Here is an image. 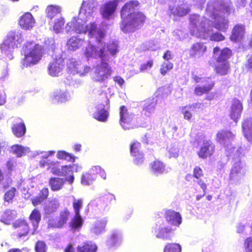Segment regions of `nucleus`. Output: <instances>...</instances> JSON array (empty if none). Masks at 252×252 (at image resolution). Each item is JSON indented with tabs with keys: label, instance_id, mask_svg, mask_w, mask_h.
Listing matches in <instances>:
<instances>
[{
	"label": "nucleus",
	"instance_id": "412c9836",
	"mask_svg": "<svg viewBox=\"0 0 252 252\" xmlns=\"http://www.w3.org/2000/svg\"><path fill=\"white\" fill-rule=\"evenodd\" d=\"M13 226L17 228V236L20 239H22L27 236L29 232V226L27 222L24 220H18L13 223Z\"/></svg>",
	"mask_w": 252,
	"mask_h": 252
},
{
	"label": "nucleus",
	"instance_id": "6e6552de",
	"mask_svg": "<svg viewBox=\"0 0 252 252\" xmlns=\"http://www.w3.org/2000/svg\"><path fill=\"white\" fill-rule=\"evenodd\" d=\"M107 61H101L92 69V79L95 82L102 83L107 80L112 73V69L106 63Z\"/></svg>",
	"mask_w": 252,
	"mask_h": 252
},
{
	"label": "nucleus",
	"instance_id": "72a5a7b5",
	"mask_svg": "<svg viewBox=\"0 0 252 252\" xmlns=\"http://www.w3.org/2000/svg\"><path fill=\"white\" fill-rule=\"evenodd\" d=\"M17 214L16 211L6 210L3 212L1 216L0 223L3 222L6 224H10L17 217Z\"/></svg>",
	"mask_w": 252,
	"mask_h": 252
},
{
	"label": "nucleus",
	"instance_id": "a211bd4d",
	"mask_svg": "<svg viewBox=\"0 0 252 252\" xmlns=\"http://www.w3.org/2000/svg\"><path fill=\"white\" fill-rule=\"evenodd\" d=\"M242 110L243 105L241 101L237 99H233L230 107V118L237 122L241 116Z\"/></svg>",
	"mask_w": 252,
	"mask_h": 252
},
{
	"label": "nucleus",
	"instance_id": "79ce46f5",
	"mask_svg": "<svg viewBox=\"0 0 252 252\" xmlns=\"http://www.w3.org/2000/svg\"><path fill=\"white\" fill-rule=\"evenodd\" d=\"M49 183L51 189L54 191H57L62 188L64 181L63 179L60 178H52L50 180Z\"/></svg>",
	"mask_w": 252,
	"mask_h": 252
},
{
	"label": "nucleus",
	"instance_id": "f03ea898",
	"mask_svg": "<svg viewBox=\"0 0 252 252\" xmlns=\"http://www.w3.org/2000/svg\"><path fill=\"white\" fill-rule=\"evenodd\" d=\"M232 3L227 0L221 1L219 0H212L208 2L206 14L214 20V27L219 31L225 32L228 28L227 19L222 15L225 11L228 13L231 9Z\"/></svg>",
	"mask_w": 252,
	"mask_h": 252
},
{
	"label": "nucleus",
	"instance_id": "6ab92c4d",
	"mask_svg": "<svg viewBox=\"0 0 252 252\" xmlns=\"http://www.w3.org/2000/svg\"><path fill=\"white\" fill-rule=\"evenodd\" d=\"M215 146L210 140H204L198 154L199 157L205 158L211 156L214 152Z\"/></svg>",
	"mask_w": 252,
	"mask_h": 252
},
{
	"label": "nucleus",
	"instance_id": "4c0bfd02",
	"mask_svg": "<svg viewBox=\"0 0 252 252\" xmlns=\"http://www.w3.org/2000/svg\"><path fill=\"white\" fill-rule=\"evenodd\" d=\"M30 149L28 147H24L21 145H14L11 147V152L18 157H21L29 153Z\"/></svg>",
	"mask_w": 252,
	"mask_h": 252
},
{
	"label": "nucleus",
	"instance_id": "3c124183",
	"mask_svg": "<svg viewBox=\"0 0 252 252\" xmlns=\"http://www.w3.org/2000/svg\"><path fill=\"white\" fill-rule=\"evenodd\" d=\"M91 70V67L87 65H83L81 63L78 67L76 74L80 76H84L87 75Z\"/></svg>",
	"mask_w": 252,
	"mask_h": 252
},
{
	"label": "nucleus",
	"instance_id": "c9c22d12",
	"mask_svg": "<svg viewBox=\"0 0 252 252\" xmlns=\"http://www.w3.org/2000/svg\"><path fill=\"white\" fill-rule=\"evenodd\" d=\"M106 223L105 220H97L91 228V232L96 235L101 234L104 231Z\"/></svg>",
	"mask_w": 252,
	"mask_h": 252
},
{
	"label": "nucleus",
	"instance_id": "9b49d317",
	"mask_svg": "<svg viewBox=\"0 0 252 252\" xmlns=\"http://www.w3.org/2000/svg\"><path fill=\"white\" fill-rule=\"evenodd\" d=\"M247 170V165L244 161L239 160L235 161L231 170L229 177L230 180L238 181L246 174Z\"/></svg>",
	"mask_w": 252,
	"mask_h": 252
},
{
	"label": "nucleus",
	"instance_id": "f257e3e1",
	"mask_svg": "<svg viewBox=\"0 0 252 252\" xmlns=\"http://www.w3.org/2000/svg\"><path fill=\"white\" fill-rule=\"evenodd\" d=\"M98 2L96 0H83L80 7L78 17H73L65 27L67 33L73 31L78 33L88 32L90 34L98 37L103 36V30L98 29L94 23L86 25V22L93 16L97 9Z\"/></svg>",
	"mask_w": 252,
	"mask_h": 252
},
{
	"label": "nucleus",
	"instance_id": "e433bc0d",
	"mask_svg": "<svg viewBox=\"0 0 252 252\" xmlns=\"http://www.w3.org/2000/svg\"><path fill=\"white\" fill-rule=\"evenodd\" d=\"M40 165L41 167L48 166V169L50 168L53 174L61 176V168L53 161L48 162L45 160H41L40 161Z\"/></svg>",
	"mask_w": 252,
	"mask_h": 252
},
{
	"label": "nucleus",
	"instance_id": "e2e57ef3",
	"mask_svg": "<svg viewBox=\"0 0 252 252\" xmlns=\"http://www.w3.org/2000/svg\"><path fill=\"white\" fill-rule=\"evenodd\" d=\"M245 245L246 252H252V237L246 239Z\"/></svg>",
	"mask_w": 252,
	"mask_h": 252
},
{
	"label": "nucleus",
	"instance_id": "0eeeda50",
	"mask_svg": "<svg viewBox=\"0 0 252 252\" xmlns=\"http://www.w3.org/2000/svg\"><path fill=\"white\" fill-rule=\"evenodd\" d=\"M42 47L39 44L30 43L26 47L25 51V58L22 61V64L26 67L36 64L41 59Z\"/></svg>",
	"mask_w": 252,
	"mask_h": 252
},
{
	"label": "nucleus",
	"instance_id": "cd10ccee",
	"mask_svg": "<svg viewBox=\"0 0 252 252\" xmlns=\"http://www.w3.org/2000/svg\"><path fill=\"white\" fill-rule=\"evenodd\" d=\"M242 127L245 137L252 142V118H247L242 122Z\"/></svg>",
	"mask_w": 252,
	"mask_h": 252
},
{
	"label": "nucleus",
	"instance_id": "c85d7f7f",
	"mask_svg": "<svg viewBox=\"0 0 252 252\" xmlns=\"http://www.w3.org/2000/svg\"><path fill=\"white\" fill-rule=\"evenodd\" d=\"M206 47L203 43L197 42L193 44L189 50V55L191 57L199 58L206 51Z\"/></svg>",
	"mask_w": 252,
	"mask_h": 252
},
{
	"label": "nucleus",
	"instance_id": "c756f323",
	"mask_svg": "<svg viewBox=\"0 0 252 252\" xmlns=\"http://www.w3.org/2000/svg\"><path fill=\"white\" fill-rule=\"evenodd\" d=\"M157 102L153 98L147 99L143 106L142 113L147 117H149L154 113L156 109Z\"/></svg>",
	"mask_w": 252,
	"mask_h": 252
},
{
	"label": "nucleus",
	"instance_id": "052dcab7",
	"mask_svg": "<svg viewBox=\"0 0 252 252\" xmlns=\"http://www.w3.org/2000/svg\"><path fill=\"white\" fill-rule=\"evenodd\" d=\"M59 221L58 219H51L48 221V225L49 227H56L60 228L61 223L59 222Z\"/></svg>",
	"mask_w": 252,
	"mask_h": 252
},
{
	"label": "nucleus",
	"instance_id": "49530a36",
	"mask_svg": "<svg viewBox=\"0 0 252 252\" xmlns=\"http://www.w3.org/2000/svg\"><path fill=\"white\" fill-rule=\"evenodd\" d=\"M64 24V19L62 17H59L55 22L53 26V30L57 33L61 32L63 31V27Z\"/></svg>",
	"mask_w": 252,
	"mask_h": 252
},
{
	"label": "nucleus",
	"instance_id": "13d9d810",
	"mask_svg": "<svg viewBox=\"0 0 252 252\" xmlns=\"http://www.w3.org/2000/svg\"><path fill=\"white\" fill-rule=\"evenodd\" d=\"M46 245L43 241H38L35 247V250L36 252H46Z\"/></svg>",
	"mask_w": 252,
	"mask_h": 252
},
{
	"label": "nucleus",
	"instance_id": "8fccbe9b",
	"mask_svg": "<svg viewBox=\"0 0 252 252\" xmlns=\"http://www.w3.org/2000/svg\"><path fill=\"white\" fill-rule=\"evenodd\" d=\"M181 247L177 244H169L167 245L164 250V252H181Z\"/></svg>",
	"mask_w": 252,
	"mask_h": 252
},
{
	"label": "nucleus",
	"instance_id": "37998d69",
	"mask_svg": "<svg viewBox=\"0 0 252 252\" xmlns=\"http://www.w3.org/2000/svg\"><path fill=\"white\" fill-rule=\"evenodd\" d=\"M229 68L228 62H217L216 70L218 73L220 75H225L227 73Z\"/></svg>",
	"mask_w": 252,
	"mask_h": 252
},
{
	"label": "nucleus",
	"instance_id": "ddd939ff",
	"mask_svg": "<svg viewBox=\"0 0 252 252\" xmlns=\"http://www.w3.org/2000/svg\"><path fill=\"white\" fill-rule=\"evenodd\" d=\"M64 66V59L62 56L59 55L54 58L53 60L49 64L48 73L52 76H59L62 72Z\"/></svg>",
	"mask_w": 252,
	"mask_h": 252
},
{
	"label": "nucleus",
	"instance_id": "0e129e2a",
	"mask_svg": "<svg viewBox=\"0 0 252 252\" xmlns=\"http://www.w3.org/2000/svg\"><path fill=\"white\" fill-rule=\"evenodd\" d=\"M71 169L69 165H65L61 167V176H67L71 174Z\"/></svg>",
	"mask_w": 252,
	"mask_h": 252
},
{
	"label": "nucleus",
	"instance_id": "69168bd1",
	"mask_svg": "<svg viewBox=\"0 0 252 252\" xmlns=\"http://www.w3.org/2000/svg\"><path fill=\"white\" fill-rule=\"evenodd\" d=\"M134 157V162L136 164H140L144 160V158L142 153H137V155L133 156Z\"/></svg>",
	"mask_w": 252,
	"mask_h": 252
},
{
	"label": "nucleus",
	"instance_id": "f704fd0d",
	"mask_svg": "<svg viewBox=\"0 0 252 252\" xmlns=\"http://www.w3.org/2000/svg\"><path fill=\"white\" fill-rule=\"evenodd\" d=\"M83 42V39L77 36H72L68 40L67 46L68 49L74 51L79 48Z\"/></svg>",
	"mask_w": 252,
	"mask_h": 252
},
{
	"label": "nucleus",
	"instance_id": "1a4fd4ad",
	"mask_svg": "<svg viewBox=\"0 0 252 252\" xmlns=\"http://www.w3.org/2000/svg\"><path fill=\"white\" fill-rule=\"evenodd\" d=\"M235 134L230 130H220L217 134V141L223 145L226 150L233 152L234 147L231 146L232 142L235 138Z\"/></svg>",
	"mask_w": 252,
	"mask_h": 252
},
{
	"label": "nucleus",
	"instance_id": "603ef678",
	"mask_svg": "<svg viewBox=\"0 0 252 252\" xmlns=\"http://www.w3.org/2000/svg\"><path fill=\"white\" fill-rule=\"evenodd\" d=\"M173 63L170 62H165L161 65L160 72L163 75H164L166 72L172 69Z\"/></svg>",
	"mask_w": 252,
	"mask_h": 252
},
{
	"label": "nucleus",
	"instance_id": "2eb2a0df",
	"mask_svg": "<svg viewBox=\"0 0 252 252\" xmlns=\"http://www.w3.org/2000/svg\"><path fill=\"white\" fill-rule=\"evenodd\" d=\"M153 232L158 238L167 240L170 239L171 228L166 226L164 223L157 224Z\"/></svg>",
	"mask_w": 252,
	"mask_h": 252
},
{
	"label": "nucleus",
	"instance_id": "2f4dec72",
	"mask_svg": "<svg viewBox=\"0 0 252 252\" xmlns=\"http://www.w3.org/2000/svg\"><path fill=\"white\" fill-rule=\"evenodd\" d=\"M49 190L47 188H43L40 190L38 194L32 198L31 200L33 206H35L41 204L48 197Z\"/></svg>",
	"mask_w": 252,
	"mask_h": 252
},
{
	"label": "nucleus",
	"instance_id": "b1692460",
	"mask_svg": "<svg viewBox=\"0 0 252 252\" xmlns=\"http://www.w3.org/2000/svg\"><path fill=\"white\" fill-rule=\"evenodd\" d=\"M13 134L18 137L23 136L26 132V127L22 120L19 118L14 120L12 126Z\"/></svg>",
	"mask_w": 252,
	"mask_h": 252
},
{
	"label": "nucleus",
	"instance_id": "bf43d9fd",
	"mask_svg": "<svg viewBox=\"0 0 252 252\" xmlns=\"http://www.w3.org/2000/svg\"><path fill=\"white\" fill-rule=\"evenodd\" d=\"M140 146V144L139 142H134L131 145L130 152L133 156L137 155V153H141L139 149Z\"/></svg>",
	"mask_w": 252,
	"mask_h": 252
},
{
	"label": "nucleus",
	"instance_id": "a878e982",
	"mask_svg": "<svg viewBox=\"0 0 252 252\" xmlns=\"http://www.w3.org/2000/svg\"><path fill=\"white\" fill-rule=\"evenodd\" d=\"M165 218L169 223L179 225L182 222V218L180 214L173 210H168L165 213Z\"/></svg>",
	"mask_w": 252,
	"mask_h": 252
},
{
	"label": "nucleus",
	"instance_id": "aec40b11",
	"mask_svg": "<svg viewBox=\"0 0 252 252\" xmlns=\"http://www.w3.org/2000/svg\"><path fill=\"white\" fill-rule=\"evenodd\" d=\"M245 33V26L243 25H237L232 31L230 39L235 42H241L244 37Z\"/></svg>",
	"mask_w": 252,
	"mask_h": 252
},
{
	"label": "nucleus",
	"instance_id": "c03bdc74",
	"mask_svg": "<svg viewBox=\"0 0 252 252\" xmlns=\"http://www.w3.org/2000/svg\"><path fill=\"white\" fill-rule=\"evenodd\" d=\"M81 63L80 62L77 61L75 59H69L66 62V65L69 72L73 74H76L78 67Z\"/></svg>",
	"mask_w": 252,
	"mask_h": 252
},
{
	"label": "nucleus",
	"instance_id": "9d476101",
	"mask_svg": "<svg viewBox=\"0 0 252 252\" xmlns=\"http://www.w3.org/2000/svg\"><path fill=\"white\" fill-rule=\"evenodd\" d=\"M192 77L195 82L203 83L202 86L198 85L195 88L194 93L197 95H201L209 92L214 86V82L209 78H201L194 74H192Z\"/></svg>",
	"mask_w": 252,
	"mask_h": 252
},
{
	"label": "nucleus",
	"instance_id": "393cba45",
	"mask_svg": "<svg viewBox=\"0 0 252 252\" xmlns=\"http://www.w3.org/2000/svg\"><path fill=\"white\" fill-rule=\"evenodd\" d=\"M120 124L125 129H129L130 127L127 126L126 125L129 124L132 121V115L127 112L126 107L124 106L120 108Z\"/></svg>",
	"mask_w": 252,
	"mask_h": 252
},
{
	"label": "nucleus",
	"instance_id": "6e6d98bb",
	"mask_svg": "<svg viewBox=\"0 0 252 252\" xmlns=\"http://www.w3.org/2000/svg\"><path fill=\"white\" fill-rule=\"evenodd\" d=\"M58 157L61 159H64L68 161H74V157L64 151H60L57 154Z\"/></svg>",
	"mask_w": 252,
	"mask_h": 252
},
{
	"label": "nucleus",
	"instance_id": "f3484780",
	"mask_svg": "<svg viewBox=\"0 0 252 252\" xmlns=\"http://www.w3.org/2000/svg\"><path fill=\"white\" fill-rule=\"evenodd\" d=\"M109 106L105 108L103 104H100L96 107V111L93 114V118L102 122H105L107 121L109 116L108 109Z\"/></svg>",
	"mask_w": 252,
	"mask_h": 252
},
{
	"label": "nucleus",
	"instance_id": "a19ab883",
	"mask_svg": "<svg viewBox=\"0 0 252 252\" xmlns=\"http://www.w3.org/2000/svg\"><path fill=\"white\" fill-rule=\"evenodd\" d=\"M96 250V245L92 242H85L82 246L77 247V252H95Z\"/></svg>",
	"mask_w": 252,
	"mask_h": 252
},
{
	"label": "nucleus",
	"instance_id": "4be33fe9",
	"mask_svg": "<svg viewBox=\"0 0 252 252\" xmlns=\"http://www.w3.org/2000/svg\"><path fill=\"white\" fill-rule=\"evenodd\" d=\"M213 54L217 62H228L227 60L231 56V51L228 48L220 50L219 47H216L214 49Z\"/></svg>",
	"mask_w": 252,
	"mask_h": 252
},
{
	"label": "nucleus",
	"instance_id": "864d4df0",
	"mask_svg": "<svg viewBox=\"0 0 252 252\" xmlns=\"http://www.w3.org/2000/svg\"><path fill=\"white\" fill-rule=\"evenodd\" d=\"M69 215V212L67 210L62 211L60 213V216L58 220L59 222L61 223V227L66 222Z\"/></svg>",
	"mask_w": 252,
	"mask_h": 252
},
{
	"label": "nucleus",
	"instance_id": "ea45409f",
	"mask_svg": "<svg viewBox=\"0 0 252 252\" xmlns=\"http://www.w3.org/2000/svg\"><path fill=\"white\" fill-rule=\"evenodd\" d=\"M61 8L59 6L49 5L47 7L46 9L47 17L50 20L52 19L55 17H61Z\"/></svg>",
	"mask_w": 252,
	"mask_h": 252
},
{
	"label": "nucleus",
	"instance_id": "7c9ffc66",
	"mask_svg": "<svg viewBox=\"0 0 252 252\" xmlns=\"http://www.w3.org/2000/svg\"><path fill=\"white\" fill-rule=\"evenodd\" d=\"M59 206V203L57 199H53L46 202L44 206V210L46 215H50L55 212Z\"/></svg>",
	"mask_w": 252,
	"mask_h": 252
},
{
	"label": "nucleus",
	"instance_id": "09e8293b",
	"mask_svg": "<svg viewBox=\"0 0 252 252\" xmlns=\"http://www.w3.org/2000/svg\"><path fill=\"white\" fill-rule=\"evenodd\" d=\"M94 179L93 174L89 172L82 176L81 183L84 185L88 186L91 184Z\"/></svg>",
	"mask_w": 252,
	"mask_h": 252
},
{
	"label": "nucleus",
	"instance_id": "58836bf2",
	"mask_svg": "<svg viewBox=\"0 0 252 252\" xmlns=\"http://www.w3.org/2000/svg\"><path fill=\"white\" fill-rule=\"evenodd\" d=\"M152 172L155 175L167 172L163 163L158 160L155 161L151 164Z\"/></svg>",
	"mask_w": 252,
	"mask_h": 252
},
{
	"label": "nucleus",
	"instance_id": "bb28decb",
	"mask_svg": "<svg viewBox=\"0 0 252 252\" xmlns=\"http://www.w3.org/2000/svg\"><path fill=\"white\" fill-rule=\"evenodd\" d=\"M53 102H65L71 98L68 93L64 90H57L51 96Z\"/></svg>",
	"mask_w": 252,
	"mask_h": 252
},
{
	"label": "nucleus",
	"instance_id": "5701e85b",
	"mask_svg": "<svg viewBox=\"0 0 252 252\" xmlns=\"http://www.w3.org/2000/svg\"><path fill=\"white\" fill-rule=\"evenodd\" d=\"M35 20L31 13L29 12H27L22 16L19 21L20 27L26 30L32 29Z\"/></svg>",
	"mask_w": 252,
	"mask_h": 252
},
{
	"label": "nucleus",
	"instance_id": "39448f33",
	"mask_svg": "<svg viewBox=\"0 0 252 252\" xmlns=\"http://www.w3.org/2000/svg\"><path fill=\"white\" fill-rule=\"evenodd\" d=\"M190 31L192 35L211 41H220L224 40V37L221 33L214 32L212 27L209 25V20L205 17L198 15L190 17Z\"/></svg>",
	"mask_w": 252,
	"mask_h": 252
},
{
	"label": "nucleus",
	"instance_id": "5fc2aeb1",
	"mask_svg": "<svg viewBox=\"0 0 252 252\" xmlns=\"http://www.w3.org/2000/svg\"><path fill=\"white\" fill-rule=\"evenodd\" d=\"M16 189L14 188H11L9 190L7 191L4 195V199L5 201L9 202L12 200L15 196Z\"/></svg>",
	"mask_w": 252,
	"mask_h": 252
},
{
	"label": "nucleus",
	"instance_id": "20e7f679",
	"mask_svg": "<svg viewBox=\"0 0 252 252\" xmlns=\"http://www.w3.org/2000/svg\"><path fill=\"white\" fill-rule=\"evenodd\" d=\"M138 5V1L131 0L126 2L122 7L121 12L123 19L121 30L124 32H133L143 23L145 16L141 13L135 12Z\"/></svg>",
	"mask_w": 252,
	"mask_h": 252
},
{
	"label": "nucleus",
	"instance_id": "680f3d73",
	"mask_svg": "<svg viewBox=\"0 0 252 252\" xmlns=\"http://www.w3.org/2000/svg\"><path fill=\"white\" fill-rule=\"evenodd\" d=\"M179 149L176 145H174L169 149V153L170 158H176L179 155Z\"/></svg>",
	"mask_w": 252,
	"mask_h": 252
},
{
	"label": "nucleus",
	"instance_id": "423d86ee",
	"mask_svg": "<svg viewBox=\"0 0 252 252\" xmlns=\"http://www.w3.org/2000/svg\"><path fill=\"white\" fill-rule=\"evenodd\" d=\"M23 41V34L22 31L15 30L11 31L8 33L6 39L0 45L1 52L7 55L8 59L11 60L13 58L11 54L14 49L18 47V45Z\"/></svg>",
	"mask_w": 252,
	"mask_h": 252
},
{
	"label": "nucleus",
	"instance_id": "7ed1b4c3",
	"mask_svg": "<svg viewBox=\"0 0 252 252\" xmlns=\"http://www.w3.org/2000/svg\"><path fill=\"white\" fill-rule=\"evenodd\" d=\"M89 35L91 38H94L97 42V46L96 47L91 44L90 41L88 46L86 47L85 55L88 58H100L101 61H109L110 56H115L118 52V44L117 41L110 42L106 46L102 41L105 33L103 31V36L96 37L92 35L89 32Z\"/></svg>",
	"mask_w": 252,
	"mask_h": 252
},
{
	"label": "nucleus",
	"instance_id": "f8f14e48",
	"mask_svg": "<svg viewBox=\"0 0 252 252\" xmlns=\"http://www.w3.org/2000/svg\"><path fill=\"white\" fill-rule=\"evenodd\" d=\"M118 5V0H110L102 4L100 8V13L102 17L107 20L112 19Z\"/></svg>",
	"mask_w": 252,
	"mask_h": 252
},
{
	"label": "nucleus",
	"instance_id": "a18cd8bd",
	"mask_svg": "<svg viewBox=\"0 0 252 252\" xmlns=\"http://www.w3.org/2000/svg\"><path fill=\"white\" fill-rule=\"evenodd\" d=\"M122 239L121 234L118 232H114L110 240L107 241V244L109 246H115L121 242Z\"/></svg>",
	"mask_w": 252,
	"mask_h": 252
},
{
	"label": "nucleus",
	"instance_id": "774afa93",
	"mask_svg": "<svg viewBox=\"0 0 252 252\" xmlns=\"http://www.w3.org/2000/svg\"><path fill=\"white\" fill-rule=\"evenodd\" d=\"M202 175L203 173L202 169L198 166L195 167L193 170V176L195 178L198 179L200 177L202 176Z\"/></svg>",
	"mask_w": 252,
	"mask_h": 252
},
{
	"label": "nucleus",
	"instance_id": "4d7b16f0",
	"mask_svg": "<svg viewBox=\"0 0 252 252\" xmlns=\"http://www.w3.org/2000/svg\"><path fill=\"white\" fill-rule=\"evenodd\" d=\"M191 106H183L181 108L182 113L184 114V118L188 120H189L192 115L191 113L189 112V110H191Z\"/></svg>",
	"mask_w": 252,
	"mask_h": 252
},
{
	"label": "nucleus",
	"instance_id": "4468645a",
	"mask_svg": "<svg viewBox=\"0 0 252 252\" xmlns=\"http://www.w3.org/2000/svg\"><path fill=\"white\" fill-rule=\"evenodd\" d=\"M73 208L75 212L74 218L71 222V226L72 229H77L80 228L83 224V220L81 217L79 211L82 207V201L81 199L75 200L73 202Z\"/></svg>",
	"mask_w": 252,
	"mask_h": 252
},
{
	"label": "nucleus",
	"instance_id": "de8ad7c7",
	"mask_svg": "<svg viewBox=\"0 0 252 252\" xmlns=\"http://www.w3.org/2000/svg\"><path fill=\"white\" fill-rule=\"evenodd\" d=\"M89 172H91L93 175L99 174L102 179H106V174L105 171L99 166H94L92 167L89 170Z\"/></svg>",
	"mask_w": 252,
	"mask_h": 252
},
{
	"label": "nucleus",
	"instance_id": "dca6fc26",
	"mask_svg": "<svg viewBox=\"0 0 252 252\" xmlns=\"http://www.w3.org/2000/svg\"><path fill=\"white\" fill-rule=\"evenodd\" d=\"M189 12V8L188 5L185 4L181 3L178 4L177 6H172L170 5L169 7V13L171 16H173V18L175 19L176 17H183L187 15Z\"/></svg>",
	"mask_w": 252,
	"mask_h": 252
},
{
	"label": "nucleus",
	"instance_id": "473e14b6",
	"mask_svg": "<svg viewBox=\"0 0 252 252\" xmlns=\"http://www.w3.org/2000/svg\"><path fill=\"white\" fill-rule=\"evenodd\" d=\"M29 220L33 226V232L32 234H34L35 231L38 227L39 223L41 220V214L40 212L35 209H34L29 217Z\"/></svg>",
	"mask_w": 252,
	"mask_h": 252
},
{
	"label": "nucleus",
	"instance_id": "338daca9",
	"mask_svg": "<svg viewBox=\"0 0 252 252\" xmlns=\"http://www.w3.org/2000/svg\"><path fill=\"white\" fill-rule=\"evenodd\" d=\"M153 65V61H149L146 63L142 64L140 68V71H144L148 69L151 68Z\"/></svg>",
	"mask_w": 252,
	"mask_h": 252
}]
</instances>
